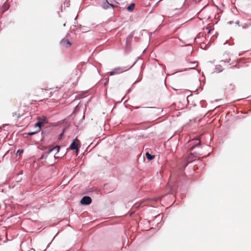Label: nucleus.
I'll list each match as a JSON object with an SVG mask.
<instances>
[{
    "instance_id": "nucleus-1",
    "label": "nucleus",
    "mask_w": 251,
    "mask_h": 251,
    "mask_svg": "<svg viewBox=\"0 0 251 251\" xmlns=\"http://www.w3.org/2000/svg\"><path fill=\"white\" fill-rule=\"evenodd\" d=\"M38 121L35 125V128L36 129V130L33 132H28V135H33L35 134V133L39 132L40 131L41 126H43V125H44V124L45 123V122L46 121V118H45L43 119H41V118H38Z\"/></svg>"
},
{
    "instance_id": "nucleus-2",
    "label": "nucleus",
    "mask_w": 251,
    "mask_h": 251,
    "mask_svg": "<svg viewBox=\"0 0 251 251\" xmlns=\"http://www.w3.org/2000/svg\"><path fill=\"white\" fill-rule=\"evenodd\" d=\"M25 114V110L23 109L21 107H19L17 111L12 113V116L17 118L23 116Z\"/></svg>"
},
{
    "instance_id": "nucleus-3",
    "label": "nucleus",
    "mask_w": 251,
    "mask_h": 251,
    "mask_svg": "<svg viewBox=\"0 0 251 251\" xmlns=\"http://www.w3.org/2000/svg\"><path fill=\"white\" fill-rule=\"evenodd\" d=\"M79 147V141L77 138H75L71 144L70 148L72 150H75L76 152H77Z\"/></svg>"
},
{
    "instance_id": "nucleus-4",
    "label": "nucleus",
    "mask_w": 251,
    "mask_h": 251,
    "mask_svg": "<svg viewBox=\"0 0 251 251\" xmlns=\"http://www.w3.org/2000/svg\"><path fill=\"white\" fill-rule=\"evenodd\" d=\"M60 45L62 47L67 48L71 46L72 43L68 39L64 38L61 41Z\"/></svg>"
},
{
    "instance_id": "nucleus-5",
    "label": "nucleus",
    "mask_w": 251,
    "mask_h": 251,
    "mask_svg": "<svg viewBox=\"0 0 251 251\" xmlns=\"http://www.w3.org/2000/svg\"><path fill=\"white\" fill-rule=\"evenodd\" d=\"M92 200L90 197L84 196L81 200L80 203L82 204L88 205L91 203Z\"/></svg>"
},
{
    "instance_id": "nucleus-6",
    "label": "nucleus",
    "mask_w": 251,
    "mask_h": 251,
    "mask_svg": "<svg viewBox=\"0 0 251 251\" xmlns=\"http://www.w3.org/2000/svg\"><path fill=\"white\" fill-rule=\"evenodd\" d=\"M102 6L105 9L109 8V7L113 8V5L109 3L107 0H102Z\"/></svg>"
},
{
    "instance_id": "nucleus-7",
    "label": "nucleus",
    "mask_w": 251,
    "mask_h": 251,
    "mask_svg": "<svg viewBox=\"0 0 251 251\" xmlns=\"http://www.w3.org/2000/svg\"><path fill=\"white\" fill-rule=\"evenodd\" d=\"M60 146H55V147L51 149H50L47 152V154H49L50 153L51 151H56L57 152L59 151V149H60Z\"/></svg>"
},
{
    "instance_id": "nucleus-8",
    "label": "nucleus",
    "mask_w": 251,
    "mask_h": 251,
    "mask_svg": "<svg viewBox=\"0 0 251 251\" xmlns=\"http://www.w3.org/2000/svg\"><path fill=\"white\" fill-rule=\"evenodd\" d=\"M146 156L149 160H151L155 157L154 155H151L148 152L146 153Z\"/></svg>"
},
{
    "instance_id": "nucleus-9",
    "label": "nucleus",
    "mask_w": 251,
    "mask_h": 251,
    "mask_svg": "<svg viewBox=\"0 0 251 251\" xmlns=\"http://www.w3.org/2000/svg\"><path fill=\"white\" fill-rule=\"evenodd\" d=\"M126 71L125 68L117 67L115 68V71H116L117 73H122Z\"/></svg>"
},
{
    "instance_id": "nucleus-10",
    "label": "nucleus",
    "mask_w": 251,
    "mask_h": 251,
    "mask_svg": "<svg viewBox=\"0 0 251 251\" xmlns=\"http://www.w3.org/2000/svg\"><path fill=\"white\" fill-rule=\"evenodd\" d=\"M31 120V117L30 116L25 117L24 119V120H25L26 121L25 124V126L28 125L29 124Z\"/></svg>"
},
{
    "instance_id": "nucleus-11",
    "label": "nucleus",
    "mask_w": 251,
    "mask_h": 251,
    "mask_svg": "<svg viewBox=\"0 0 251 251\" xmlns=\"http://www.w3.org/2000/svg\"><path fill=\"white\" fill-rule=\"evenodd\" d=\"M134 7H135V4L134 3H131L130 5H129L127 7V9L129 11H132L134 9Z\"/></svg>"
},
{
    "instance_id": "nucleus-12",
    "label": "nucleus",
    "mask_w": 251,
    "mask_h": 251,
    "mask_svg": "<svg viewBox=\"0 0 251 251\" xmlns=\"http://www.w3.org/2000/svg\"><path fill=\"white\" fill-rule=\"evenodd\" d=\"M193 141H195V143L196 144V146L199 145L201 143L199 139H194Z\"/></svg>"
},
{
    "instance_id": "nucleus-13",
    "label": "nucleus",
    "mask_w": 251,
    "mask_h": 251,
    "mask_svg": "<svg viewBox=\"0 0 251 251\" xmlns=\"http://www.w3.org/2000/svg\"><path fill=\"white\" fill-rule=\"evenodd\" d=\"M23 152V150H21V149H19L17 151V153H16V155H20Z\"/></svg>"
},
{
    "instance_id": "nucleus-14",
    "label": "nucleus",
    "mask_w": 251,
    "mask_h": 251,
    "mask_svg": "<svg viewBox=\"0 0 251 251\" xmlns=\"http://www.w3.org/2000/svg\"><path fill=\"white\" fill-rule=\"evenodd\" d=\"M205 30H206L207 34H210L211 32L213 30L212 29H209L207 27L205 28Z\"/></svg>"
},
{
    "instance_id": "nucleus-15",
    "label": "nucleus",
    "mask_w": 251,
    "mask_h": 251,
    "mask_svg": "<svg viewBox=\"0 0 251 251\" xmlns=\"http://www.w3.org/2000/svg\"><path fill=\"white\" fill-rule=\"evenodd\" d=\"M197 66L196 62L192 63V65L190 66V68H194Z\"/></svg>"
},
{
    "instance_id": "nucleus-16",
    "label": "nucleus",
    "mask_w": 251,
    "mask_h": 251,
    "mask_svg": "<svg viewBox=\"0 0 251 251\" xmlns=\"http://www.w3.org/2000/svg\"><path fill=\"white\" fill-rule=\"evenodd\" d=\"M117 72L116 71H115V69L113 71H111L110 73V75H115V74H117Z\"/></svg>"
},
{
    "instance_id": "nucleus-17",
    "label": "nucleus",
    "mask_w": 251,
    "mask_h": 251,
    "mask_svg": "<svg viewBox=\"0 0 251 251\" xmlns=\"http://www.w3.org/2000/svg\"><path fill=\"white\" fill-rule=\"evenodd\" d=\"M195 146H193L191 148L190 150H192L193 148H195Z\"/></svg>"
},
{
    "instance_id": "nucleus-18",
    "label": "nucleus",
    "mask_w": 251,
    "mask_h": 251,
    "mask_svg": "<svg viewBox=\"0 0 251 251\" xmlns=\"http://www.w3.org/2000/svg\"><path fill=\"white\" fill-rule=\"evenodd\" d=\"M44 157V155H42L41 157V158H43Z\"/></svg>"
},
{
    "instance_id": "nucleus-19",
    "label": "nucleus",
    "mask_w": 251,
    "mask_h": 251,
    "mask_svg": "<svg viewBox=\"0 0 251 251\" xmlns=\"http://www.w3.org/2000/svg\"><path fill=\"white\" fill-rule=\"evenodd\" d=\"M46 99L45 97H43V99Z\"/></svg>"
}]
</instances>
